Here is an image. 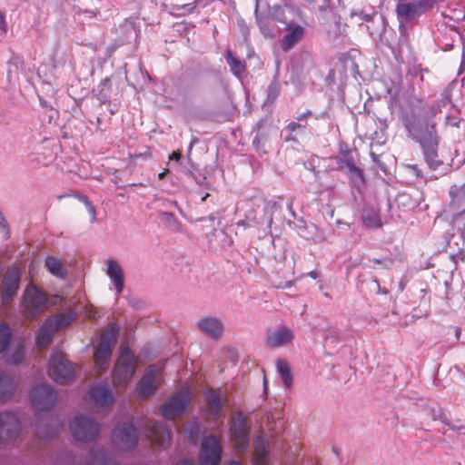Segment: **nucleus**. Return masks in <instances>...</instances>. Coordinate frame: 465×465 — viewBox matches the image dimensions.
Segmentation results:
<instances>
[{
    "label": "nucleus",
    "mask_w": 465,
    "mask_h": 465,
    "mask_svg": "<svg viewBox=\"0 0 465 465\" xmlns=\"http://www.w3.org/2000/svg\"><path fill=\"white\" fill-rule=\"evenodd\" d=\"M294 335L291 329L287 327L280 328L267 337V345L270 347H281L292 341Z\"/></svg>",
    "instance_id": "5701e85b"
},
{
    "label": "nucleus",
    "mask_w": 465,
    "mask_h": 465,
    "mask_svg": "<svg viewBox=\"0 0 465 465\" xmlns=\"http://www.w3.org/2000/svg\"><path fill=\"white\" fill-rule=\"evenodd\" d=\"M288 287L292 286V282H289L287 284H286Z\"/></svg>",
    "instance_id": "052dcab7"
},
{
    "label": "nucleus",
    "mask_w": 465,
    "mask_h": 465,
    "mask_svg": "<svg viewBox=\"0 0 465 465\" xmlns=\"http://www.w3.org/2000/svg\"><path fill=\"white\" fill-rule=\"evenodd\" d=\"M136 370L135 356L127 348L123 349L113 371V380L117 386H125Z\"/></svg>",
    "instance_id": "423d86ee"
},
{
    "label": "nucleus",
    "mask_w": 465,
    "mask_h": 465,
    "mask_svg": "<svg viewBox=\"0 0 465 465\" xmlns=\"http://www.w3.org/2000/svg\"><path fill=\"white\" fill-rule=\"evenodd\" d=\"M25 354V351L24 346L18 345L15 349L7 354L6 361L12 364H18L24 360Z\"/></svg>",
    "instance_id": "c9c22d12"
},
{
    "label": "nucleus",
    "mask_w": 465,
    "mask_h": 465,
    "mask_svg": "<svg viewBox=\"0 0 465 465\" xmlns=\"http://www.w3.org/2000/svg\"><path fill=\"white\" fill-rule=\"evenodd\" d=\"M309 276L313 278V279H316L318 277V273L316 271H312L309 272Z\"/></svg>",
    "instance_id": "8fccbe9b"
},
{
    "label": "nucleus",
    "mask_w": 465,
    "mask_h": 465,
    "mask_svg": "<svg viewBox=\"0 0 465 465\" xmlns=\"http://www.w3.org/2000/svg\"><path fill=\"white\" fill-rule=\"evenodd\" d=\"M166 173H167V170H164L163 173H160L158 174L159 179L160 180L163 179V177L165 176Z\"/></svg>",
    "instance_id": "3c124183"
},
{
    "label": "nucleus",
    "mask_w": 465,
    "mask_h": 465,
    "mask_svg": "<svg viewBox=\"0 0 465 465\" xmlns=\"http://www.w3.org/2000/svg\"><path fill=\"white\" fill-rule=\"evenodd\" d=\"M4 223H5V219H4L3 215L0 213V226L4 225Z\"/></svg>",
    "instance_id": "864d4df0"
},
{
    "label": "nucleus",
    "mask_w": 465,
    "mask_h": 465,
    "mask_svg": "<svg viewBox=\"0 0 465 465\" xmlns=\"http://www.w3.org/2000/svg\"><path fill=\"white\" fill-rule=\"evenodd\" d=\"M225 59L230 66L231 72L240 77L245 71V64L240 60L239 57L233 52L228 50L225 54Z\"/></svg>",
    "instance_id": "7c9ffc66"
},
{
    "label": "nucleus",
    "mask_w": 465,
    "mask_h": 465,
    "mask_svg": "<svg viewBox=\"0 0 465 465\" xmlns=\"http://www.w3.org/2000/svg\"><path fill=\"white\" fill-rule=\"evenodd\" d=\"M7 34V26L5 15L0 12V42L3 41Z\"/></svg>",
    "instance_id": "58836bf2"
},
{
    "label": "nucleus",
    "mask_w": 465,
    "mask_h": 465,
    "mask_svg": "<svg viewBox=\"0 0 465 465\" xmlns=\"http://www.w3.org/2000/svg\"><path fill=\"white\" fill-rule=\"evenodd\" d=\"M106 274L114 285L116 294H120L124 290V275L120 264L114 259H107Z\"/></svg>",
    "instance_id": "4be33fe9"
},
{
    "label": "nucleus",
    "mask_w": 465,
    "mask_h": 465,
    "mask_svg": "<svg viewBox=\"0 0 465 465\" xmlns=\"http://www.w3.org/2000/svg\"><path fill=\"white\" fill-rule=\"evenodd\" d=\"M103 462L104 465H114V461L111 458H104Z\"/></svg>",
    "instance_id": "de8ad7c7"
},
{
    "label": "nucleus",
    "mask_w": 465,
    "mask_h": 465,
    "mask_svg": "<svg viewBox=\"0 0 465 465\" xmlns=\"http://www.w3.org/2000/svg\"><path fill=\"white\" fill-rule=\"evenodd\" d=\"M45 264L48 272L55 277L63 279L67 274V270L64 262L54 256L46 257Z\"/></svg>",
    "instance_id": "c85d7f7f"
},
{
    "label": "nucleus",
    "mask_w": 465,
    "mask_h": 465,
    "mask_svg": "<svg viewBox=\"0 0 465 465\" xmlns=\"http://www.w3.org/2000/svg\"><path fill=\"white\" fill-rule=\"evenodd\" d=\"M138 441L136 429L131 423H123L113 432V442L120 450H131Z\"/></svg>",
    "instance_id": "ddd939ff"
},
{
    "label": "nucleus",
    "mask_w": 465,
    "mask_h": 465,
    "mask_svg": "<svg viewBox=\"0 0 465 465\" xmlns=\"http://www.w3.org/2000/svg\"><path fill=\"white\" fill-rule=\"evenodd\" d=\"M222 457V446L214 436H209L202 442L200 451L201 465H218Z\"/></svg>",
    "instance_id": "dca6fc26"
},
{
    "label": "nucleus",
    "mask_w": 465,
    "mask_h": 465,
    "mask_svg": "<svg viewBox=\"0 0 465 465\" xmlns=\"http://www.w3.org/2000/svg\"><path fill=\"white\" fill-rule=\"evenodd\" d=\"M20 430V422L11 411L0 413V440L15 438Z\"/></svg>",
    "instance_id": "a211bd4d"
},
{
    "label": "nucleus",
    "mask_w": 465,
    "mask_h": 465,
    "mask_svg": "<svg viewBox=\"0 0 465 465\" xmlns=\"http://www.w3.org/2000/svg\"><path fill=\"white\" fill-rule=\"evenodd\" d=\"M160 220L172 232H178L183 229L181 223L172 213L162 212L160 213Z\"/></svg>",
    "instance_id": "473e14b6"
},
{
    "label": "nucleus",
    "mask_w": 465,
    "mask_h": 465,
    "mask_svg": "<svg viewBox=\"0 0 465 465\" xmlns=\"http://www.w3.org/2000/svg\"><path fill=\"white\" fill-rule=\"evenodd\" d=\"M225 465H241V463L235 460H232L227 462Z\"/></svg>",
    "instance_id": "603ef678"
},
{
    "label": "nucleus",
    "mask_w": 465,
    "mask_h": 465,
    "mask_svg": "<svg viewBox=\"0 0 465 465\" xmlns=\"http://www.w3.org/2000/svg\"><path fill=\"white\" fill-rule=\"evenodd\" d=\"M194 397L189 386L183 387L179 392L171 397L161 408V413L165 419H173L182 415L187 405Z\"/></svg>",
    "instance_id": "6e6552de"
},
{
    "label": "nucleus",
    "mask_w": 465,
    "mask_h": 465,
    "mask_svg": "<svg viewBox=\"0 0 465 465\" xmlns=\"http://www.w3.org/2000/svg\"><path fill=\"white\" fill-rule=\"evenodd\" d=\"M271 95H273V98H274V97L276 96V94L272 93V90H270L269 97H270Z\"/></svg>",
    "instance_id": "4d7b16f0"
},
{
    "label": "nucleus",
    "mask_w": 465,
    "mask_h": 465,
    "mask_svg": "<svg viewBox=\"0 0 465 465\" xmlns=\"http://www.w3.org/2000/svg\"><path fill=\"white\" fill-rule=\"evenodd\" d=\"M256 20L260 30L264 36L273 37L275 35L274 29L272 25L271 20L268 17L259 16L256 15Z\"/></svg>",
    "instance_id": "72a5a7b5"
},
{
    "label": "nucleus",
    "mask_w": 465,
    "mask_h": 465,
    "mask_svg": "<svg viewBox=\"0 0 465 465\" xmlns=\"http://www.w3.org/2000/svg\"><path fill=\"white\" fill-rule=\"evenodd\" d=\"M450 102V99L449 97V95H447L445 98H444V102L443 103H449Z\"/></svg>",
    "instance_id": "5fc2aeb1"
},
{
    "label": "nucleus",
    "mask_w": 465,
    "mask_h": 465,
    "mask_svg": "<svg viewBox=\"0 0 465 465\" xmlns=\"http://www.w3.org/2000/svg\"><path fill=\"white\" fill-rule=\"evenodd\" d=\"M49 375L56 382H65L74 376V370L66 356L59 351H54L49 361Z\"/></svg>",
    "instance_id": "9d476101"
},
{
    "label": "nucleus",
    "mask_w": 465,
    "mask_h": 465,
    "mask_svg": "<svg viewBox=\"0 0 465 465\" xmlns=\"http://www.w3.org/2000/svg\"><path fill=\"white\" fill-rule=\"evenodd\" d=\"M287 130L290 131L291 133H293V132H296L297 130H300V129H305L306 126L304 124H298V123H295V122H292L290 123L288 125H287Z\"/></svg>",
    "instance_id": "ea45409f"
},
{
    "label": "nucleus",
    "mask_w": 465,
    "mask_h": 465,
    "mask_svg": "<svg viewBox=\"0 0 465 465\" xmlns=\"http://www.w3.org/2000/svg\"><path fill=\"white\" fill-rule=\"evenodd\" d=\"M460 332V330L459 328L456 329V336L457 338H459V334Z\"/></svg>",
    "instance_id": "6e6d98bb"
},
{
    "label": "nucleus",
    "mask_w": 465,
    "mask_h": 465,
    "mask_svg": "<svg viewBox=\"0 0 465 465\" xmlns=\"http://www.w3.org/2000/svg\"><path fill=\"white\" fill-rule=\"evenodd\" d=\"M277 371L286 387H291L292 384V373L289 364L283 360H278L276 362Z\"/></svg>",
    "instance_id": "2f4dec72"
},
{
    "label": "nucleus",
    "mask_w": 465,
    "mask_h": 465,
    "mask_svg": "<svg viewBox=\"0 0 465 465\" xmlns=\"http://www.w3.org/2000/svg\"><path fill=\"white\" fill-rule=\"evenodd\" d=\"M450 203L446 213L453 223H465V183L453 184L449 191Z\"/></svg>",
    "instance_id": "9b49d317"
},
{
    "label": "nucleus",
    "mask_w": 465,
    "mask_h": 465,
    "mask_svg": "<svg viewBox=\"0 0 465 465\" xmlns=\"http://www.w3.org/2000/svg\"><path fill=\"white\" fill-rule=\"evenodd\" d=\"M464 72H465V54H463V56H462V60H461V63H460V66L458 74L460 75Z\"/></svg>",
    "instance_id": "37998d69"
},
{
    "label": "nucleus",
    "mask_w": 465,
    "mask_h": 465,
    "mask_svg": "<svg viewBox=\"0 0 465 465\" xmlns=\"http://www.w3.org/2000/svg\"><path fill=\"white\" fill-rule=\"evenodd\" d=\"M282 12V8L280 6L276 7L273 13V17L275 20L286 24V21L280 15Z\"/></svg>",
    "instance_id": "a19ab883"
},
{
    "label": "nucleus",
    "mask_w": 465,
    "mask_h": 465,
    "mask_svg": "<svg viewBox=\"0 0 465 465\" xmlns=\"http://www.w3.org/2000/svg\"><path fill=\"white\" fill-rule=\"evenodd\" d=\"M21 273L18 268L13 267L7 270L4 276L0 288L2 302L8 305L19 288Z\"/></svg>",
    "instance_id": "f3484780"
},
{
    "label": "nucleus",
    "mask_w": 465,
    "mask_h": 465,
    "mask_svg": "<svg viewBox=\"0 0 465 465\" xmlns=\"http://www.w3.org/2000/svg\"><path fill=\"white\" fill-rule=\"evenodd\" d=\"M208 196V194H206L204 197L202 198V201H204L206 199V197Z\"/></svg>",
    "instance_id": "680f3d73"
},
{
    "label": "nucleus",
    "mask_w": 465,
    "mask_h": 465,
    "mask_svg": "<svg viewBox=\"0 0 465 465\" xmlns=\"http://www.w3.org/2000/svg\"><path fill=\"white\" fill-rule=\"evenodd\" d=\"M406 129L409 136L420 143L424 160L431 170L442 164L438 154L439 136L432 120L422 123L418 120L409 121Z\"/></svg>",
    "instance_id": "f257e3e1"
},
{
    "label": "nucleus",
    "mask_w": 465,
    "mask_h": 465,
    "mask_svg": "<svg viewBox=\"0 0 465 465\" xmlns=\"http://www.w3.org/2000/svg\"><path fill=\"white\" fill-rule=\"evenodd\" d=\"M45 426L47 428H44L42 423H38L36 425V433L41 438L49 439L58 434V432L63 429L64 423L57 418H48Z\"/></svg>",
    "instance_id": "393cba45"
},
{
    "label": "nucleus",
    "mask_w": 465,
    "mask_h": 465,
    "mask_svg": "<svg viewBox=\"0 0 465 465\" xmlns=\"http://www.w3.org/2000/svg\"><path fill=\"white\" fill-rule=\"evenodd\" d=\"M286 29L289 30V33H287L282 40V47L283 50H289L293 47L304 35L303 27L298 25L292 23L287 24Z\"/></svg>",
    "instance_id": "b1692460"
},
{
    "label": "nucleus",
    "mask_w": 465,
    "mask_h": 465,
    "mask_svg": "<svg viewBox=\"0 0 465 465\" xmlns=\"http://www.w3.org/2000/svg\"><path fill=\"white\" fill-rule=\"evenodd\" d=\"M341 168L347 173L351 183L355 187L364 184L363 172L352 162L346 160L341 164Z\"/></svg>",
    "instance_id": "bb28decb"
},
{
    "label": "nucleus",
    "mask_w": 465,
    "mask_h": 465,
    "mask_svg": "<svg viewBox=\"0 0 465 465\" xmlns=\"http://www.w3.org/2000/svg\"><path fill=\"white\" fill-rule=\"evenodd\" d=\"M177 465H194V463L191 460H184L180 461Z\"/></svg>",
    "instance_id": "09e8293b"
},
{
    "label": "nucleus",
    "mask_w": 465,
    "mask_h": 465,
    "mask_svg": "<svg viewBox=\"0 0 465 465\" xmlns=\"http://www.w3.org/2000/svg\"><path fill=\"white\" fill-rule=\"evenodd\" d=\"M118 330L114 325L109 326L101 335L99 345L94 358L96 367L104 371L109 366L112 350L115 344Z\"/></svg>",
    "instance_id": "0eeeda50"
},
{
    "label": "nucleus",
    "mask_w": 465,
    "mask_h": 465,
    "mask_svg": "<svg viewBox=\"0 0 465 465\" xmlns=\"http://www.w3.org/2000/svg\"><path fill=\"white\" fill-rule=\"evenodd\" d=\"M411 169L415 172L416 176L418 178H421L422 177L421 171L416 165L411 166Z\"/></svg>",
    "instance_id": "49530a36"
},
{
    "label": "nucleus",
    "mask_w": 465,
    "mask_h": 465,
    "mask_svg": "<svg viewBox=\"0 0 465 465\" xmlns=\"http://www.w3.org/2000/svg\"><path fill=\"white\" fill-rule=\"evenodd\" d=\"M404 198H406V195H401V196L399 197V199H400V200H401V199H404Z\"/></svg>",
    "instance_id": "bf43d9fd"
},
{
    "label": "nucleus",
    "mask_w": 465,
    "mask_h": 465,
    "mask_svg": "<svg viewBox=\"0 0 465 465\" xmlns=\"http://www.w3.org/2000/svg\"><path fill=\"white\" fill-rule=\"evenodd\" d=\"M361 220L365 225L371 228L381 226L379 209L376 205H366L361 211Z\"/></svg>",
    "instance_id": "cd10ccee"
},
{
    "label": "nucleus",
    "mask_w": 465,
    "mask_h": 465,
    "mask_svg": "<svg viewBox=\"0 0 465 465\" xmlns=\"http://www.w3.org/2000/svg\"><path fill=\"white\" fill-rule=\"evenodd\" d=\"M75 318L74 311L67 310L60 314L54 315L45 320L38 331L36 336V345L39 349L48 346L53 339L54 332L68 325Z\"/></svg>",
    "instance_id": "7ed1b4c3"
},
{
    "label": "nucleus",
    "mask_w": 465,
    "mask_h": 465,
    "mask_svg": "<svg viewBox=\"0 0 465 465\" xmlns=\"http://www.w3.org/2000/svg\"><path fill=\"white\" fill-rule=\"evenodd\" d=\"M57 400L55 391L48 385L35 386L30 394V401L35 409L45 411L52 408Z\"/></svg>",
    "instance_id": "2eb2a0df"
},
{
    "label": "nucleus",
    "mask_w": 465,
    "mask_h": 465,
    "mask_svg": "<svg viewBox=\"0 0 465 465\" xmlns=\"http://www.w3.org/2000/svg\"><path fill=\"white\" fill-rule=\"evenodd\" d=\"M311 114V111H307L303 114H301L300 115L297 116V120L298 121H303L308 115Z\"/></svg>",
    "instance_id": "c03bdc74"
},
{
    "label": "nucleus",
    "mask_w": 465,
    "mask_h": 465,
    "mask_svg": "<svg viewBox=\"0 0 465 465\" xmlns=\"http://www.w3.org/2000/svg\"><path fill=\"white\" fill-rule=\"evenodd\" d=\"M180 157H181V154H180V153H179V152H173V153L170 155L169 159H170V160H175V161H178V160L180 159Z\"/></svg>",
    "instance_id": "a18cd8bd"
},
{
    "label": "nucleus",
    "mask_w": 465,
    "mask_h": 465,
    "mask_svg": "<svg viewBox=\"0 0 465 465\" xmlns=\"http://www.w3.org/2000/svg\"><path fill=\"white\" fill-rule=\"evenodd\" d=\"M78 198L84 203L88 213H90L91 222L92 223L95 222L96 213H95V209L93 206V204L88 201V199L85 196L78 195Z\"/></svg>",
    "instance_id": "4c0bfd02"
},
{
    "label": "nucleus",
    "mask_w": 465,
    "mask_h": 465,
    "mask_svg": "<svg viewBox=\"0 0 465 465\" xmlns=\"http://www.w3.org/2000/svg\"><path fill=\"white\" fill-rule=\"evenodd\" d=\"M87 401L94 409L103 411L113 405L114 397L107 384H97L89 390Z\"/></svg>",
    "instance_id": "4468645a"
},
{
    "label": "nucleus",
    "mask_w": 465,
    "mask_h": 465,
    "mask_svg": "<svg viewBox=\"0 0 465 465\" xmlns=\"http://www.w3.org/2000/svg\"><path fill=\"white\" fill-rule=\"evenodd\" d=\"M11 336L12 332L10 328L4 323H0V353L9 345Z\"/></svg>",
    "instance_id": "f704fd0d"
},
{
    "label": "nucleus",
    "mask_w": 465,
    "mask_h": 465,
    "mask_svg": "<svg viewBox=\"0 0 465 465\" xmlns=\"http://www.w3.org/2000/svg\"><path fill=\"white\" fill-rule=\"evenodd\" d=\"M432 7L430 0H398L396 5L400 28L403 24L414 23L422 14Z\"/></svg>",
    "instance_id": "20e7f679"
},
{
    "label": "nucleus",
    "mask_w": 465,
    "mask_h": 465,
    "mask_svg": "<svg viewBox=\"0 0 465 465\" xmlns=\"http://www.w3.org/2000/svg\"><path fill=\"white\" fill-rule=\"evenodd\" d=\"M70 432L77 441L89 442L94 440L100 433V425L94 419L78 415L70 422Z\"/></svg>",
    "instance_id": "39448f33"
},
{
    "label": "nucleus",
    "mask_w": 465,
    "mask_h": 465,
    "mask_svg": "<svg viewBox=\"0 0 465 465\" xmlns=\"http://www.w3.org/2000/svg\"><path fill=\"white\" fill-rule=\"evenodd\" d=\"M205 399L208 404L209 412L214 419L219 418L222 414L225 400L222 399L219 392L212 390L205 392Z\"/></svg>",
    "instance_id": "a878e982"
},
{
    "label": "nucleus",
    "mask_w": 465,
    "mask_h": 465,
    "mask_svg": "<svg viewBox=\"0 0 465 465\" xmlns=\"http://www.w3.org/2000/svg\"><path fill=\"white\" fill-rule=\"evenodd\" d=\"M163 381V365H150L137 385L140 397L146 398L153 394L161 385Z\"/></svg>",
    "instance_id": "f8f14e48"
},
{
    "label": "nucleus",
    "mask_w": 465,
    "mask_h": 465,
    "mask_svg": "<svg viewBox=\"0 0 465 465\" xmlns=\"http://www.w3.org/2000/svg\"><path fill=\"white\" fill-rule=\"evenodd\" d=\"M15 385L13 379L0 372V401H5L12 397L15 392Z\"/></svg>",
    "instance_id": "c756f323"
},
{
    "label": "nucleus",
    "mask_w": 465,
    "mask_h": 465,
    "mask_svg": "<svg viewBox=\"0 0 465 465\" xmlns=\"http://www.w3.org/2000/svg\"><path fill=\"white\" fill-rule=\"evenodd\" d=\"M230 435L234 448L243 452L249 446L250 430L245 417L241 412H234L231 417Z\"/></svg>",
    "instance_id": "1a4fd4ad"
},
{
    "label": "nucleus",
    "mask_w": 465,
    "mask_h": 465,
    "mask_svg": "<svg viewBox=\"0 0 465 465\" xmlns=\"http://www.w3.org/2000/svg\"><path fill=\"white\" fill-rule=\"evenodd\" d=\"M272 216H270V217H269V225H271V224H272Z\"/></svg>",
    "instance_id": "13d9d810"
},
{
    "label": "nucleus",
    "mask_w": 465,
    "mask_h": 465,
    "mask_svg": "<svg viewBox=\"0 0 465 465\" xmlns=\"http://www.w3.org/2000/svg\"><path fill=\"white\" fill-rule=\"evenodd\" d=\"M195 8H196L195 2L186 4V5H176L173 6V10L180 12L183 15L192 14L195 10Z\"/></svg>",
    "instance_id": "e433bc0d"
},
{
    "label": "nucleus",
    "mask_w": 465,
    "mask_h": 465,
    "mask_svg": "<svg viewBox=\"0 0 465 465\" xmlns=\"http://www.w3.org/2000/svg\"><path fill=\"white\" fill-rule=\"evenodd\" d=\"M252 465H269V442L262 434H258L253 441Z\"/></svg>",
    "instance_id": "412c9836"
},
{
    "label": "nucleus",
    "mask_w": 465,
    "mask_h": 465,
    "mask_svg": "<svg viewBox=\"0 0 465 465\" xmlns=\"http://www.w3.org/2000/svg\"><path fill=\"white\" fill-rule=\"evenodd\" d=\"M85 314L88 318H95L96 317V313L93 308H87Z\"/></svg>",
    "instance_id": "79ce46f5"
},
{
    "label": "nucleus",
    "mask_w": 465,
    "mask_h": 465,
    "mask_svg": "<svg viewBox=\"0 0 465 465\" xmlns=\"http://www.w3.org/2000/svg\"><path fill=\"white\" fill-rule=\"evenodd\" d=\"M147 436L159 449H164L170 441L169 430L163 423L158 421H149Z\"/></svg>",
    "instance_id": "6ab92c4d"
},
{
    "label": "nucleus",
    "mask_w": 465,
    "mask_h": 465,
    "mask_svg": "<svg viewBox=\"0 0 465 465\" xmlns=\"http://www.w3.org/2000/svg\"><path fill=\"white\" fill-rule=\"evenodd\" d=\"M50 306L45 292L34 284H28L24 292L22 312L26 319H35Z\"/></svg>",
    "instance_id": "f03ea898"
},
{
    "label": "nucleus",
    "mask_w": 465,
    "mask_h": 465,
    "mask_svg": "<svg viewBox=\"0 0 465 465\" xmlns=\"http://www.w3.org/2000/svg\"><path fill=\"white\" fill-rule=\"evenodd\" d=\"M197 327L203 333L213 340L222 337L224 329L221 320L211 316L201 318L197 322Z\"/></svg>",
    "instance_id": "aec40b11"
}]
</instances>
